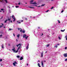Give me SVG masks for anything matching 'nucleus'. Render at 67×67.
<instances>
[{
	"label": "nucleus",
	"mask_w": 67,
	"mask_h": 67,
	"mask_svg": "<svg viewBox=\"0 0 67 67\" xmlns=\"http://www.w3.org/2000/svg\"><path fill=\"white\" fill-rule=\"evenodd\" d=\"M13 64L14 66H16L15 64L14 63H13Z\"/></svg>",
	"instance_id": "a878e982"
},
{
	"label": "nucleus",
	"mask_w": 67,
	"mask_h": 67,
	"mask_svg": "<svg viewBox=\"0 0 67 67\" xmlns=\"http://www.w3.org/2000/svg\"><path fill=\"white\" fill-rule=\"evenodd\" d=\"M14 17H15V16L14 15H12V18H13H13H15Z\"/></svg>",
	"instance_id": "2eb2a0df"
},
{
	"label": "nucleus",
	"mask_w": 67,
	"mask_h": 67,
	"mask_svg": "<svg viewBox=\"0 0 67 67\" xmlns=\"http://www.w3.org/2000/svg\"><path fill=\"white\" fill-rule=\"evenodd\" d=\"M29 37V36H27V37H25L26 40H27V37Z\"/></svg>",
	"instance_id": "2f4dec72"
},
{
	"label": "nucleus",
	"mask_w": 67,
	"mask_h": 67,
	"mask_svg": "<svg viewBox=\"0 0 67 67\" xmlns=\"http://www.w3.org/2000/svg\"><path fill=\"white\" fill-rule=\"evenodd\" d=\"M25 20H26V21H27V19L26 18H25Z\"/></svg>",
	"instance_id": "ea45409f"
},
{
	"label": "nucleus",
	"mask_w": 67,
	"mask_h": 67,
	"mask_svg": "<svg viewBox=\"0 0 67 67\" xmlns=\"http://www.w3.org/2000/svg\"><path fill=\"white\" fill-rule=\"evenodd\" d=\"M12 30V29H9V30Z\"/></svg>",
	"instance_id": "09e8293b"
},
{
	"label": "nucleus",
	"mask_w": 67,
	"mask_h": 67,
	"mask_svg": "<svg viewBox=\"0 0 67 67\" xmlns=\"http://www.w3.org/2000/svg\"><path fill=\"white\" fill-rule=\"evenodd\" d=\"M8 45V46H10V44H9Z\"/></svg>",
	"instance_id": "3c124183"
},
{
	"label": "nucleus",
	"mask_w": 67,
	"mask_h": 67,
	"mask_svg": "<svg viewBox=\"0 0 67 67\" xmlns=\"http://www.w3.org/2000/svg\"><path fill=\"white\" fill-rule=\"evenodd\" d=\"M1 46L2 48H3V49L4 48V47H3V44H2Z\"/></svg>",
	"instance_id": "9b49d317"
},
{
	"label": "nucleus",
	"mask_w": 67,
	"mask_h": 67,
	"mask_svg": "<svg viewBox=\"0 0 67 67\" xmlns=\"http://www.w3.org/2000/svg\"><path fill=\"white\" fill-rule=\"evenodd\" d=\"M10 20H11V19H8V21H10Z\"/></svg>",
	"instance_id": "79ce46f5"
},
{
	"label": "nucleus",
	"mask_w": 67,
	"mask_h": 67,
	"mask_svg": "<svg viewBox=\"0 0 67 67\" xmlns=\"http://www.w3.org/2000/svg\"><path fill=\"white\" fill-rule=\"evenodd\" d=\"M18 30H19V31L20 30V32H22V29L21 28H18Z\"/></svg>",
	"instance_id": "20e7f679"
},
{
	"label": "nucleus",
	"mask_w": 67,
	"mask_h": 67,
	"mask_svg": "<svg viewBox=\"0 0 67 67\" xmlns=\"http://www.w3.org/2000/svg\"><path fill=\"white\" fill-rule=\"evenodd\" d=\"M45 5V4H43L41 6H44V5Z\"/></svg>",
	"instance_id": "7c9ffc66"
},
{
	"label": "nucleus",
	"mask_w": 67,
	"mask_h": 67,
	"mask_svg": "<svg viewBox=\"0 0 67 67\" xmlns=\"http://www.w3.org/2000/svg\"><path fill=\"white\" fill-rule=\"evenodd\" d=\"M63 56H64L65 57H67V53L64 54H63Z\"/></svg>",
	"instance_id": "f03ea898"
},
{
	"label": "nucleus",
	"mask_w": 67,
	"mask_h": 67,
	"mask_svg": "<svg viewBox=\"0 0 67 67\" xmlns=\"http://www.w3.org/2000/svg\"><path fill=\"white\" fill-rule=\"evenodd\" d=\"M38 66H39V67H41V66H40V65L39 63L38 64Z\"/></svg>",
	"instance_id": "dca6fc26"
},
{
	"label": "nucleus",
	"mask_w": 67,
	"mask_h": 67,
	"mask_svg": "<svg viewBox=\"0 0 67 67\" xmlns=\"http://www.w3.org/2000/svg\"><path fill=\"white\" fill-rule=\"evenodd\" d=\"M41 65L43 67H44V64L42 61H41Z\"/></svg>",
	"instance_id": "0eeeda50"
},
{
	"label": "nucleus",
	"mask_w": 67,
	"mask_h": 67,
	"mask_svg": "<svg viewBox=\"0 0 67 67\" xmlns=\"http://www.w3.org/2000/svg\"><path fill=\"white\" fill-rule=\"evenodd\" d=\"M13 35L15 37V35L14 34V33L13 34Z\"/></svg>",
	"instance_id": "a18cd8bd"
},
{
	"label": "nucleus",
	"mask_w": 67,
	"mask_h": 67,
	"mask_svg": "<svg viewBox=\"0 0 67 67\" xmlns=\"http://www.w3.org/2000/svg\"><path fill=\"white\" fill-rule=\"evenodd\" d=\"M19 45H20V46L17 49V51H18V50H19V49L20 48V47H21V45H22V44H20V43H19V44L16 45L17 47H18V46H19Z\"/></svg>",
	"instance_id": "f257e3e1"
},
{
	"label": "nucleus",
	"mask_w": 67,
	"mask_h": 67,
	"mask_svg": "<svg viewBox=\"0 0 67 67\" xmlns=\"http://www.w3.org/2000/svg\"><path fill=\"white\" fill-rule=\"evenodd\" d=\"M3 18V16H2L1 18V19H2Z\"/></svg>",
	"instance_id": "49530a36"
},
{
	"label": "nucleus",
	"mask_w": 67,
	"mask_h": 67,
	"mask_svg": "<svg viewBox=\"0 0 67 67\" xmlns=\"http://www.w3.org/2000/svg\"><path fill=\"white\" fill-rule=\"evenodd\" d=\"M63 12H64V10H62V11H61V13H63Z\"/></svg>",
	"instance_id": "a19ab883"
},
{
	"label": "nucleus",
	"mask_w": 67,
	"mask_h": 67,
	"mask_svg": "<svg viewBox=\"0 0 67 67\" xmlns=\"http://www.w3.org/2000/svg\"><path fill=\"white\" fill-rule=\"evenodd\" d=\"M4 28H5V27H4Z\"/></svg>",
	"instance_id": "69168bd1"
},
{
	"label": "nucleus",
	"mask_w": 67,
	"mask_h": 67,
	"mask_svg": "<svg viewBox=\"0 0 67 67\" xmlns=\"http://www.w3.org/2000/svg\"><path fill=\"white\" fill-rule=\"evenodd\" d=\"M12 50L14 52H15L16 51V50H15V48L14 47V48L12 49Z\"/></svg>",
	"instance_id": "7ed1b4c3"
},
{
	"label": "nucleus",
	"mask_w": 67,
	"mask_h": 67,
	"mask_svg": "<svg viewBox=\"0 0 67 67\" xmlns=\"http://www.w3.org/2000/svg\"><path fill=\"white\" fill-rule=\"evenodd\" d=\"M65 61H67V58L65 59Z\"/></svg>",
	"instance_id": "37998d69"
},
{
	"label": "nucleus",
	"mask_w": 67,
	"mask_h": 67,
	"mask_svg": "<svg viewBox=\"0 0 67 67\" xmlns=\"http://www.w3.org/2000/svg\"><path fill=\"white\" fill-rule=\"evenodd\" d=\"M28 65H29V64L27 63V64L26 65L27 66H28Z\"/></svg>",
	"instance_id": "864d4df0"
},
{
	"label": "nucleus",
	"mask_w": 67,
	"mask_h": 67,
	"mask_svg": "<svg viewBox=\"0 0 67 67\" xmlns=\"http://www.w3.org/2000/svg\"><path fill=\"white\" fill-rule=\"evenodd\" d=\"M57 45H56L55 46H54V47H56V48H57Z\"/></svg>",
	"instance_id": "aec40b11"
},
{
	"label": "nucleus",
	"mask_w": 67,
	"mask_h": 67,
	"mask_svg": "<svg viewBox=\"0 0 67 67\" xmlns=\"http://www.w3.org/2000/svg\"><path fill=\"white\" fill-rule=\"evenodd\" d=\"M47 52L46 51V52L45 53H47Z\"/></svg>",
	"instance_id": "e2e57ef3"
},
{
	"label": "nucleus",
	"mask_w": 67,
	"mask_h": 67,
	"mask_svg": "<svg viewBox=\"0 0 67 67\" xmlns=\"http://www.w3.org/2000/svg\"><path fill=\"white\" fill-rule=\"evenodd\" d=\"M10 22H11V23H12V20H11Z\"/></svg>",
	"instance_id": "4d7b16f0"
},
{
	"label": "nucleus",
	"mask_w": 67,
	"mask_h": 67,
	"mask_svg": "<svg viewBox=\"0 0 67 67\" xmlns=\"http://www.w3.org/2000/svg\"><path fill=\"white\" fill-rule=\"evenodd\" d=\"M29 49V46H27L26 47V49L27 50V49Z\"/></svg>",
	"instance_id": "f3484780"
},
{
	"label": "nucleus",
	"mask_w": 67,
	"mask_h": 67,
	"mask_svg": "<svg viewBox=\"0 0 67 67\" xmlns=\"http://www.w3.org/2000/svg\"><path fill=\"white\" fill-rule=\"evenodd\" d=\"M49 11V10H48L47 11H46V12H48Z\"/></svg>",
	"instance_id": "58836bf2"
},
{
	"label": "nucleus",
	"mask_w": 67,
	"mask_h": 67,
	"mask_svg": "<svg viewBox=\"0 0 67 67\" xmlns=\"http://www.w3.org/2000/svg\"><path fill=\"white\" fill-rule=\"evenodd\" d=\"M41 55L42 57H43V53H41Z\"/></svg>",
	"instance_id": "9d476101"
},
{
	"label": "nucleus",
	"mask_w": 67,
	"mask_h": 67,
	"mask_svg": "<svg viewBox=\"0 0 67 67\" xmlns=\"http://www.w3.org/2000/svg\"><path fill=\"white\" fill-rule=\"evenodd\" d=\"M1 10H2V11H3V9H1Z\"/></svg>",
	"instance_id": "13d9d810"
},
{
	"label": "nucleus",
	"mask_w": 67,
	"mask_h": 67,
	"mask_svg": "<svg viewBox=\"0 0 67 67\" xmlns=\"http://www.w3.org/2000/svg\"><path fill=\"white\" fill-rule=\"evenodd\" d=\"M16 57L17 58H20V56L19 55L17 56Z\"/></svg>",
	"instance_id": "393cba45"
},
{
	"label": "nucleus",
	"mask_w": 67,
	"mask_h": 67,
	"mask_svg": "<svg viewBox=\"0 0 67 67\" xmlns=\"http://www.w3.org/2000/svg\"><path fill=\"white\" fill-rule=\"evenodd\" d=\"M38 29H40V27H38Z\"/></svg>",
	"instance_id": "6e6d98bb"
},
{
	"label": "nucleus",
	"mask_w": 67,
	"mask_h": 67,
	"mask_svg": "<svg viewBox=\"0 0 67 67\" xmlns=\"http://www.w3.org/2000/svg\"><path fill=\"white\" fill-rule=\"evenodd\" d=\"M21 22H23V20H21Z\"/></svg>",
	"instance_id": "de8ad7c7"
},
{
	"label": "nucleus",
	"mask_w": 67,
	"mask_h": 67,
	"mask_svg": "<svg viewBox=\"0 0 67 67\" xmlns=\"http://www.w3.org/2000/svg\"><path fill=\"white\" fill-rule=\"evenodd\" d=\"M2 25H3V24H1Z\"/></svg>",
	"instance_id": "052dcab7"
},
{
	"label": "nucleus",
	"mask_w": 67,
	"mask_h": 67,
	"mask_svg": "<svg viewBox=\"0 0 67 67\" xmlns=\"http://www.w3.org/2000/svg\"><path fill=\"white\" fill-rule=\"evenodd\" d=\"M19 37H20V35L19 34H18V35H17V37L18 38H19Z\"/></svg>",
	"instance_id": "a211bd4d"
},
{
	"label": "nucleus",
	"mask_w": 67,
	"mask_h": 67,
	"mask_svg": "<svg viewBox=\"0 0 67 67\" xmlns=\"http://www.w3.org/2000/svg\"><path fill=\"white\" fill-rule=\"evenodd\" d=\"M31 4H37V3H36L35 2L33 3H31Z\"/></svg>",
	"instance_id": "39448f33"
},
{
	"label": "nucleus",
	"mask_w": 67,
	"mask_h": 67,
	"mask_svg": "<svg viewBox=\"0 0 67 67\" xmlns=\"http://www.w3.org/2000/svg\"><path fill=\"white\" fill-rule=\"evenodd\" d=\"M67 47H65V49H67Z\"/></svg>",
	"instance_id": "c9c22d12"
},
{
	"label": "nucleus",
	"mask_w": 67,
	"mask_h": 67,
	"mask_svg": "<svg viewBox=\"0 0 67 67\" xmlns=\"http://www.w3.org/2000/svg\"><path fill=\"white\" fill-rule=\"evenodd\" d=\"M29 44L28 43V45L27 46H29Z\"/></svg>",
	"instance_id": "603ef678"
},
{
	"label": "nucleus",
	"mask_w": 67,
	"mask_h": 67,
	"mask_svg": "<svg viewBox=\"0 0 67 67\" xmlns=\"http://www.w3.org/2000/svg\"><path fill=\"white\" fill-rule=\"evenodd\" d=\"M14 20H13V22H15V20H16V18H13Z\"/></svg>",
	"instance_id": "423d86ee"
},
{
	"label": "nucleus",
	"mask_w": 67,
	"mask_h": 67,
	"mask_svg": "<svg viewBox=\"0 0 67 67\" xmlns=\"http://www.w3.org/2000/svg\"><path fill=\"white\" fill-rule=\"evenodd\" d=\"M65 30L64 29V30H61V32H64L65 31Z\"/></svg>",
	"instance_id": "f8f14e48"
},
{
	"label": "nucleus",
	"mask_w": 67,
	"mask_h": 67,
	"mask_svg": "<svg viewBox=\"0 0 67 67\" xmlns=\"http://www.w3.org/2000/svg\"><path fill=\"white\" fill-rule=\"evenodd\" d=\"M58 21L59 23V24H60V21H59V20H58Z\"/></svg>",
	"instance_id": "4be33fe9"
},
{
	"label": "nucleus",
	"mask_w": 67,
	"mask_h": 67,
	"mask_svg": "<svg viewBox=\"0 0 67 67\" xmlns=\"http://www.w3.org/2000/svg\"><path fill=\"white\" fill-rule=\"evenodd\" d=\"M59 40H60L61 39H60V38L59 37Z\"/></svg>",
	"instance_id": "c03bdc74"
},
{
	"label": "nucleus",
	"mask_w": 67,
	"mask_h": 67,
	"mask_svg": "<svg viewBox=\"0 0 67 67\" xmlns=\"http://www.w3.org/2000/svg\"><path fill=\"white\" fill-rule=\"evenodd\" d=\"M2 59H0V62H2Z\"/></svg>",
	"instance_id": "f704fd0d"
},
{
	"label": "nucleus",
	"mask_w": 67,
	"mask_h": 67,
	"mask_svg": "<svg viewBox=\"0 0 67 67\" xmlns=\"http://www.w3.org/2000/svg\"><path fill=\"white\" fill-rule=\"evenodd\" d=\"M38 62H40V60H38Z\"/></svg>",
	"instance_id": "774afa93"
},
{
	"label": "nucleus",
	"mask_w": 67,
	"mask_h": 67,
	"mask_svg": "<svg viewBox=\"0 0 67 67\" xmlns=\"http://www.w3.org/2000/svg\"><path fill=\"white\" fill-rule=\"evenodd\" d=\"M44 62H46V61L45 60H44Z\"/></svg>",
	"instance_id": "0e129e2a"
},
{
	"label": "nucleus",
	"mask_w": 67,
	"mask_h": 67,
	"mask_svg": "<svg viewBox=\"0 0 67 67\" xmlns=\"http://www.w3.org/2000/svg\"><path fill=\"white\" fill-rule=\"evenodd\" d=\"M29 8H31V9H34V7H29Z\"/></svg>",
	"instance_id": "5701e85b"
},
{
	"label": "nucleus",
	"mask_w": 67,
	"mask_h": 67,
	"mask_svg": "<svg viewBox=\"0 0 67 67\" xmlns=\"http://www.w3.org/2000/svg\"><path fill=\"white\" fill-rule=\"evenodd\" d=\"M5 1L6 3H8V2L7 1V0H5Z\"/></svg>",
	"instance_id": "b1692460"
},
{
	"label": "nucleus",
	"mask_w": 67,
	"mask_h": 67,
	"mask_svg": "<svg viewBox=\"0 0 67 67\" xmlns=\"http://www.w3.org/2000/svg\"><path fill=\"white\" fill-rule=\"evenodd\" d=\"M26 35L25 34H24L23 35V38H24L25 37V38L26 37Z\"/></svg>",
	"instance_id": "6e6552de"
},
{
	"label": "nucleus",
	"mask_w": 67,
	"mask_h": 67,
	"mask_svg": "<svg viewBox=\"0 0 67 67\" xmlns=\"http://www.w3.org/2000/svg\"><path fill=\"white\" fill-rule=\"evenodd\" d=\"M16 41H18V40L17 39H16Z\"/></svg>",
	"instance_id": "bf43d9fd"
},
{
	"label": "nucleus",
	"mask_w": 67,
	"mask_h": 67,
	"mask_svg": "<svg viewBox=\"0 0 67 67\" xmlns=\"http://www.w3.org/2000/svg\"><path fill=\"white\" fill-rule=\"evenodd\" d=\"M33 2V0H31L30 1V3H32V2Z\"/></svg>",
	"instance_id": "412c9836"
},
{
	"label": "nucleus",
	"mask_w": 67,
	"mask_h": 67,
	"mask_svg": "<svg viewBox=\"0 0 67 67\" xmlns=\"http://www.w3.org/2000/svg\"><path fill=\"white\" fill-rule=\"evenodd\" d=\"M7 21H8V20L7 19H6V20L4 22V23H6Z\"/></svg>",
	"instance_id": "6ab92c4d"
},
{
	"label": "nucleus",
	"mask_w": 67,
	"mask_h": 67,
	"mask_svg": "<svg viewBox=\"0 0 67 67\" xmlns=\"http://www.w3.org/2000/svg\"><path fill=\"white\" fill-rule=\"evenodd\" d=\"M66 40H67V37L66 38Z\"/></svg>",
	"instance_id": "680f3d73"
},
{
	"label": "nucleus",
	"mask_w": 67,
	"mask_h": 67,
	"mask_svg": "<svg viewBox=\"0 0 67 67\" xmlns=\"http://www.w3.org/2000/svg\"><path fill=\"white\" fill-rule=\"evenodd\" d=\"M18 5H20V3H18Z\"/></svg>",
	"instance_id": "5fc2aeb1"
},
{
	"label": "nucleus",
	"mask_w": 67,
	"mask_h": 67,
	"mask_svg": "<svg viewBox=\"0 0 67 67\" xmlns=\"http://www.w3.org/2000/svg\"><path fill=\"white\" fill-rule=\"evenodd\" d=\"M23 59V57H21L20 59V60H22Z\"/></svg>",
	"instance_id": "ddd939ff"
},
{
	"label": "nucleus",
	"mask_w": 67,
	"mask_h": 67,
	"mask_svg": "<svg viewBox=\"0 0 67 67\" xmlns=\"http://www.w3.org/2000/svg\"><path fill=\"white\" fill-rule=\"evenodd\" d=\"M57 45H59V43H58L57 44Z\"/></svg>",
	"instance_id": "8fccbe9b"
},
{
	"label": "nucleus",
	"mask_w": 67,
	"mask_h": 67,
	"mask_svg": "<svg viewBox=\"0 0 67 67\" xmlns=\"http://www.w3.org/2000/svg\"><path fill=\"white\" fill-rule=\"evenodd\" d=\"M14 63H15V64H17V62L16 61H15Z\"/></svg>",
	"instance_id": "cd10ccee"
},
{
	"label": "nucleus",
	"mask_w": 67,
	"mask_h": 67,
	"mask_svg": "<svg viewBox=\"0 0 67 67\" xmlns=\"http://www.w3.org/2000/svg\"><path fill=\"white\" fill-rule=\"evenodd\" d=\"M40 7V6H39L38 7Z\"/></svg>",
	"instance_id": "338daca9"
},
{
	"label": "nucleus",
	"mask_w": 67,
	"mask_h": 67,
	"mask_svg": "<svg viewBox=\"0 0 67 67\" xmlns=\"http://www.w3.org/2000/svg\"><path fill=\"white\" fill-rule=\"evenodd\" d=\"M17 22H18L17 23H18V24H20L21 23L20 22V21H17Z\"/></svg>",
	"instance_id": "1a4fd4ad"
},
{
	"label": "nucleus",
	"mask_w": 67,
	"mask_h": 67,
	"mask_svg": "<svg viewBox=\"0 0 67 67\" xmlns=\"http://www.w3.org/2000/svg\"><path fill=\"white\" fill-rule=\"evenodd\" d=\"M22 32L23 33H25V31L24 30H23L22 31Z\"/></svg>",
	"instance_id": "bb28decb"
},
{
	"label": "nucleus",
	"mask_w": 67,
	"mask_h": 67,
	"mask_svg": "<svg viewBox=\"0 0 67 67\" xmlns=\"http://www.w3.org/2000/svg\"><path fill=\"white\" fill-rule=\"evenodd\" d=\"M67 38V35H66V36H65V38Z\"/></svg>",
	"instance_id": "e433bc0d"
},
{
	"label": "nucleus",
	"mask_w": 67,
	"mask_h": 67,
	"mask_svg": "<svg viewBox=\"0 0 67 67\" xmlns=\"http://www.w3.org/2000/svg\"><path fill=\"white\" fill-rule=\"evenodd\" d=\"M18 50H17L15 52V53H18Z\"/></svg>",
	"instance_id": "c85d7f7f"
},
{
	"label": "nucleus",
	"mask_w": 67,
	"mask_h": 67,
	"mask_svg": "<svg viewBox=\"0 0 67 67\" xmlns=\"http://www.w3.org/2000/svg\"><path fill=\"white\" fill-rule=\"evenodd\" d=\"M53 8H54V7H52L51 8V9H53Z\"/></svg>",
	"instance_id": "473e14b6"
},
{
	"label": "nucleus",
	"mask_w": 67,
	"mask_h": 67,
	"mask_svg": "<svg viewBox=\"0 0 67 67\" xmlns=\"http://www.w3.org/2000/svg\"><path fill=\"white\" fill-rule=\"evenodd\" d=\"M1 36H2V35H0V38H1Z\"/></svg>",
	"instance_id": "4c0bfd02"
},
{
	"label": "nucleus",
	"mask_w": 67,
	"mask_h": 67,
	"mask_svg": "<svg viewBox=\"0 0 67 67\" xmlns=\"http://www.w3.org/2000/svg\"><path fill=\"white\" fill-rule=\"evenodd\" d=\"M50 45L49 44H47V45H46V47H48Z\"/></svg>",
	"instance_id": "4468645a"
},
{
	"label": "nucleus",
	"mask_w": 67,
	"mask_h": 67,
	"mask_svg": "<svg viewBox=\"0 0 67 67\" xmlns=\"http://www.w3.org/2000/svg\"><path fill=\"white\" fill-rule=\"evenodd\" d=\"M19 6H16V8H19Z\"/></svg>",
	"instance_id": "c756f323"
},
{
	"label": "nucleus",
	"mask_w": 67,
	"mask_h": 67,
	"mask_svg": "<svg viewBox=\"0 0 67 67\" xmlns=\"http://www.w3.org/2000/svg\"><path fill=\"white\" fill-rule=\"evenodd\" d=\"M0 28H1V27H3V26L2 25H0Z\"/></svg>",
	"instance_id": "72a5a7b5"
}]
</instances>
